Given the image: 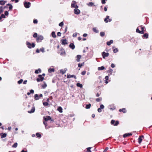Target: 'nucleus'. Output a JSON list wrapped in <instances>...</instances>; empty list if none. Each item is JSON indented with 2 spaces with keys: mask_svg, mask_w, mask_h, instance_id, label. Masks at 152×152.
Returning a JSON list of instances; mask_svg holds the SVG:
<instances>
[{
  "mask_svg": "<svg viewBox=\"0 0 152 152\" xmlns=\"http://www.w3.org/2000/svg\"><path fill=\"white\" fill-rule=\"evenodd\" d=\"M7 5L9 6V10H12L13 7L11 4H7Z\"/></svg>",
  "mask_w": 152,
  "mask_h": 152,
  "instance_id": "nucleus-24",
  "label": "nucleus"
},
{
  "mask_svg": "<svg viewBox=\"0 0 152 152\" xmlns=\"http://www.w3.org/2000/svg\"><path fill=\"white\" fill-rule=\"evenodd\" d=\"M104 69H105V68L104 66H102L98 68V70L99 71L102 70Z\"/></svg>",
  "mask_w": 152,
  "mask_h": 152,
  "instance_id": "nucleus-25",
  "label": "nucleus"
},
{
  "mask_svg": "<svg viewBox=\"0 0 152 152\" xmlns=\"http://www.w3.org/2000/svg\"><path fill=\"white\" fill-rule=\"evenodd\" d=\"M77 35V33H75L73 34V36L74 37H76Z\"/></svg>",
  "mask_w": 152,
  "mask_h": 152,
  "instance_id": "nucleus-63",
  "label": "nucleus"
},
{
  "mask_svg": "<svg viewBox=\"0 0 152 152\" xmlns=\"http://www.w3.org/2000/svg\"><path fill=\"white\" fill-rule=\"evenodd\" d=\"M91 147H89L87 148V151L88 152H91Z\"/></svg>",
  "mask_w": 152,
  "mask_h": 152,
  "instance_id": "nucleus-50",
  "label": "nucleus"
},
{
  "mask_svg": "<svg viewBox=\"0 0 152 152\" xmlns=\"http://www.w3.org/2000/svg\"><path fill=\"white\" fill-rule=\"evenodd\" d=\"M69 47L72 49H74L75 48V46L74 44L71 43L69 44Z\"/></svg>",
  "mask_w": 152,
  "mask_h": 152,
  "instance_id": "nucleus-19",
  "label": "nucleus"
},
{
  "mask_svg": "<svg viewBox=\"0 0 152 152\" xmlns=\"http://www.w3.org/2000/svg\"><path fill=\"white\" fill-rule=\"evenodd\" d=\"M51 35L52 37L53 38H56V35L55 34V32L54 31L52 32L51 33Z\"/></svg>",
  "mask_w": 152,
  "mask_h": 152,
  "instance_id": "nucleus-34",
  "label": "nucleus"
},
{
  "mask_svg": "<svg viewBox=\"0 0 152 152\" xmlns=\"http://www.w3.org/2000/svg\"><path fill=\"white\" fill-rule=\"evenodd\" d=\"M76 60L77 62H79L80 61V59L81 58V56L80 55H77L76 56Z\"/></svg>",
  "mask_w": 152,
  "mask_h": 152,
  "instance_id": "nucleus-17",
  "label": "nucleus"
},
{
  "mask_svg": "<svg viewBox=\"0 0 152 152\" xmlns=\"http://www.w3.org/2000/svg\"><path fill=\"white\" fill-rule=\"evenodd\" d=\"M39 78L37 79V82L42 81L44 79V77H42V75H38Z\"/></svg>",
  "mask_w": 152,
  "mask_h": 152,
  "instance_id": "nucleus-6",
  "label": "nucleus"
},
{
  "mask_svg": "<svg viewBox=\"0 0 152 152\" xmlns=\"http://www.w3.org/2000/svg\"><path fill=\"white\" fill-rule=\"evenodd\" d=\"M26 45L27 47L29 48H34L35 46V45L34 43L31 44L30 43L28 42H26Z\"/></svg>",
  "mask_w": 152,
  "mask_h": 152,
  "instance_id": "nucleus-2",
  "label": "nucleus"
},
{
  "mask_svg": "<svg viewBox=\"0 0 152 152\" xmlns=\"http://www.w3.org/2000/svg\"><path fill=\"white\" fill-rule=\"evenodd\" d=\"M41 69H37L35 71V73L36 74H38L39 73H41Z\"/></svg>",
  "mask_w": 152,
  "mask_h": 152,
  "instance_id": "nucleus-26",
  "label": "nucleus"
},
{
  "mask_svg": "<svg viewBox=\"0 0 152 152\" xmlns=\"http://www.w3.org/2000/svg\"><path fill=\"white\" fill-rule=\"evenodd\" d=\"M132 135V134L131 133H126L124 134L123 137L125 138L131 136Z\"/></svg>",
  "mask_w": 152,
  "mask_h": 152,
  "instance_id": "nucleus-15",
  "label": "nucleus"
},
{
  "mask_svg": "<svg viewBox=\"0 0 152 152\" xmlns=\"http://www.w3.org/2000/svg\"><path fill=\"white\" fill-rule=\"evenodd\" d=\"M108 148L107 147H106L105 149L104 150V151L103 152H106V151H107V150H108Z\"/></svg>",
  "mask_w": 152,
  "mask_h": 152,
  "instance_id": "nucleus-60",
  "label": "nucleus"
},
{
  "mask_svg": "<svg viewBox=\"0 0 152 152\" xmlns=\"http://www.w3.org/2000/svg\"><path fill=\"white\" fill-rule=\"evenodd\" d=\"M64 25V23L63 22H61L59 24V26H62Z\"/></svg>",
  "mask_w": 152,
  "mask_h": 152,
  "instance_id": "nucleus-52",
  "label": "nucleus"
},
{
  "mask_svg": "<svg viewBox=\"0 0 152 152\" xmlns=\"http://www.w3.org/2000/svg\"><path fill=\"white\" fill-rule=\"evenodd\" d=\"M61 33L60 32H58L57 33V36H61Z\"/></svg>",
  "mask_w": 152,
  "mask_h": 152,
  "instance_id": "nucleus-61",
  "label": "nucleus"
},
{
  "mask_svg": "<svg viewBox=\"0 0 152 152\" xmlns=\"http://www.w3.org/2000/svg\"><path fill=\"white\" fill-rule=\"evenodd\" d=\"M113 70L112 69H109V70H108L107 71V73H108V75H112V73L113 72Z\"/></svg>",
  "mask_w": 152,
  "mask_h": 152,
  "instance_id": "nucleus-23",
  "label": "nucleus"
},
{
  "mask_svg": "<svg viewBox=\"0 0 152 152\" xmlns=\"http://www.w3.org/2000/svg\"><path fill=\"white\" fill-rule=\"evenodd\" d=\"M44 50H45L44 48H41L39 49L40 51H41V52H43L45 51Z\"/></svg>",
  "mask_w": 152,
  "mask_h": 152,
  "instance_id": "nucleus-53",
  "label": "nucleus"
},
{
  "mask_svg": "<svg viewBox=\"0 0 152 152\" xmlns=\"http://www.w3.org/2000/svg\"><path fill=\"white\" fill-rule=\"evenodd\" d=\"M113 41L112 40H110V41L107 42V44L108 45H110L111 44L113 43Z\"/></svg>",
  "mask_w": 152,
  "mask_h": 152,
  "instance_id": "nucleus-28",
  "label": "nucleus"
},
{
  "mask_svg": "<svg viewBox=\"0 0 152 152\" xmlns=\"http://www.w3.org/2000/svg\"><path fill=\"white\" fill-rule=\"evenodd\" d=\"M105 83L106 84H107L108 82L107 81V80H109V77L108 76H105Z\"/></svg>",
  "mask_w": 152,
  "mask_h": 152,
  "instance_id": "nucleus-29",
  "label": "nucleus"
},
{
  "mask_svg": "<svg viewBox=\"0 0 152 152\" xmlns=\"http://www.w3.org/2000/svg\"><path fill=\"white\" fill-rule=\"evenodd\" d=\"M91 106V104H88L86 105L85 108L86 109H89L90 108Z\"/></svg>",
  "mask_w": 152,
  "mask_h": 152,
  "instance_id": "nucleus-38",
  "label": "nucleus"
},
{
  "mask_svg": "<svg viewBox=\"0 0 152 152\" xmlns=\"http://www.w3.org/2000/svg\"><path fill=\"white\" fill-rule=\"evenodd\" d=\"M12 1H15V3H17L19 1V0H11Z\"/></svg>",
  "mask_w": 152,
  "mask_h": 152,
  "instance_id": "nucleus-59",
  "label": "nucleus"
},
{
  "mask_svg": "<svg viewBox=\"0 0 152 152\" xmlns=\"http://www.w3.org/2000/svg\"><path fill=\"white\" fill-rule=\"evenodd\" d=\"M109 56V53H108L103 52L102 53V56L103 58H105L106 57H107Z\"/></svg>",
  "mask_w": 152,
  "mask_h": 152,
  "instance_id": "nucleus-9",
  "label": "nucleus"
},
{
  "mask_svg": "<svg viewBox=\"0 0 152 152\" xmlns=\"http://www.w3.org/2000/svg\"><path fill=\"white\" fill-rule=\"evenodd\" d=\"M48 71L49 72L51 73L52 72H54V69L53 68H50L48 69Z\"/></svg>",
  "mask_w": 152,
  "mask_h": 152,
  "instance_id": "nucleus-36",
  "label": "nucleus"
},
{
  "mask_svg": "<svg viewBox=\"0 0 152 152\" xmlns=\"http://www.w3.org/2000/svg\"><path fill=\"white\" fill-rule=\"evenodd\" d=\"M35 110V108L34 107H32L31 109V110L30 111H28V113H33L34 112Z\"/></svg>",
  "mask_w": 152,
  "mask_h": 152,
  "instance_id": "nucleus-18",
  "label": "nucleus"
},
{
  "mask_svg": "<svg viewBox=\"0 0 152 152\" xmlns=\"http://www.w3.org/2000/svg\"><path fill=\"white\" fill-rule=\"evenodd\" d=\"M36 135L37 137L39 138H40L41 137V134L38 133H37L36 134Z\"/></svg>",
  "mask_w": 152,
  "mask_h": 152,
  "instance_id": "nucleus-42",
  "label": "nucleus"
},
{
  "mask_svg": "<svg viewBox=\"0 0 152 152\" xmlns=\"http://www.w3.org/2000/svg\"><path fill=\"white\" fill-rule=\"evenodd\" d=\"M111 67L112 68H114L115 67V64H111Z\"/></svg>",
  "mask_w": 152,
  "mask_h": 152,
  "instance_id": "nucleus-64",
  "label": "nucleus"
},
{
  "mask_svg": "<svg viewBox=\"0 0 152 152\" xmlns=\"http://www.w3.org/2000/svg\"><path fill=\"white\" fill-rule=\"evenodd\" d=\"M84 65V63L83 62L82 63H79L78 64V66L80 68H81L82 66Z\"/></svg>",
  "mask_w": 152,
  "mask_h": 152,
  "instance_id": "nucleus-39",
  "label": "nucleus"
},
{
  "mask_svg": "<svg viewBox=\"0 0 152 152\" xmlns=\"http://www.w3.org/2000/svg\"><path fill=\"white\" fill-rule=\"evenodd\" d=\"M104 106L103 104H101L100 105V108H101V109H103L104 108Z\"/></svg>",
  "mask_w": 152,
  "mask_h": 152,
  "instance_id": "nucleus-57",
  "label": "nucleus"
},
{
  "mask_svg": "<svg viewBox=\"0 0 152 152\" xmlns=\"http://www.w3.org/2000/svg\"><path fill=\"white\" fill-rule=\"evenodd\" d=\"M118 51V50L117 48L114 49L113 50L114 53H116Z\"/></svg>",
  "mask_w": 152,
  "mask_h": 152,
  "instance_id": "nucleus-47",
  "label": "nucleus"
},
{
  "mask_svg": "<svg viewBox=\"0 0 152 152\" xmlns=\"http://www.w3.org/2000/svg\"><path fill=\"white\" fill-rule=\"evenodd\" d=\"M74 13L76 15H78L80 13V11L77 9H74Z\"/></svg>",
  "mask_w": 152,
  "mask_h": 152,
  "instance_id": "nucleus-14",
  "label": "nucleus"
},
{
  "mask_svg": "<svg viewBox=\"0 0 152 152\" xmlns=\"http://www.w3.org/2000/svg\"><path fill=\"white\" fill-rule=\"evenodd\" d=\"M33 23H34L36 24L38 23L37 20V19H34V20Z\"/></svg>",
  "mask_w": 152,
  "mask_h": 152,
  "instance_id": "nucleus-54",
  "label": "nucleus"
},
{
  "mask_svg": "<svg viewBox=\"0 0 152 152\" xmlns=\"http://www.w3.org/2000/svg\"><path fill=\"white\" fill-rule=\"evenodd\" d=\"M144 139V137L143 135L139 136L138 139V142L139 144H140L142 141Z\"/></svg>",
  "mask_w": 152,
  "mask_h": 152,
  "instance_id": "nucleus-8",
  "label": "nucleus"
},
{
  "mask_svg": "<svg viewBox=\"0 0 152 152\" xmlns=\"http://www.w3.org/2000/svg\"><path fill=\"white\" fill-rule=\"evenodd\" d=\"M0 135L1 136V138H5L6 137L7 134L5 133H1L0 134Z\"/></svg>",
  "mask_w": 152,
  "mask_h": 152,
  "instance_id": "nucleus-20",
  "label": "nucleus"
},
{
  "mask_svg": "<svg viewBox=\"0 0 152 152\" xmlns=\"http://www.w3.org/2000/svg\"><path fill=\"white\" fill-rule=\"evenodd\" d=\"M57 110L60 113H62L63 112V109L61 107H58Z\"/></svg>",
  "mask_w": 152,
  "mask_h": 152,
  "instance_id": "nucleus-22",
  "label": "nucleus"
},
{
  "mask_svg": "<svg viewBox=\"0 0 152 152\" xmlns=\"http://www.w3.org/2000/svg\"><path fill=\"white\" fill-rule=\"evenodd\" d=\"M61 44L63 45H65L67 44V41L66 39L61 40Z\"/></svg>",
  "mask_w": 152,
  "mask_h": 152,
  "instance_id": "nucleus-16",
  "label": "nucleus"
},
{
  "mask_svg": "<svg viewBox=\"0 0 152 152\" xmlns=\"http://www.w3.org/2000/svg\"><path fill=\"white\" fill-rule=\"evenodd\" d=\"M65 54V52L64 50H63L61 52V53L60 54L61 55H64Z\"/></svg>",
  "mask_w": 152,
  "mask_h": 152,
  "instance_id": "nucleus-49",
  "label": "nucleus"
},
{
  "mask_svg": "<svg viewBox=\"0 0 152 152\" xmlns=\"http://www.w3.org/2000/svg\"><path fill=\"white\" fill-rule=\"evenodd\" d=\"M44 39L42 35H39L36 39V41L37 42H41Z\"/></svg>",
  "mask_w": 152,
  "mask_h": 152,
  "instance_id": "nucleus-3",
  "label": "nucleus"
},
{
  "mask_svg": "<svg viewBox=\"0 0 152 152\" xmlns=\"http://www.w3.org/2000/svg\"><path fill=\"white\" fill-rule=\"evenodd\" d=\"M43 104L44 106H48L49 104L48 103V102H45L44 100H43Z\"/></svg>",
  "mask_w": 152,
  "mask_h": 152,
  "instance_id": "nucleus-27",
  "label": "nucleus"
},
{
  "mask_svg": "<svg viewBox=\"0 0 152 152\" xmlns=\"http://www.w3.org/2000/svg\"><path fill=\"white\" fill-rule=\"evenodd\" d=\"M102 100L101 97H100L96 99V101L97 102H99Z\"/></svg>",
  "mask_w": 152,
  "mask_h": 152,
  "instance_id": "nucleus-37",
  "label": "nucleus"
},
{
  "mask_svg": "<svg viewBox=\"0 0 152 152\" xmlns=\"http://www.w3.org/2000/svg\"><path fill=\"white\" fill-rule=\"evenodd\" d=\"M93 30L95 33H97L99 32L98 30L96 28H94L93 29Z\"/></svg>",
  "mask_w": 152,
  "mask_h": 152,
  "instance_id": "nucleus-35",
  "label": "nucleus"
},
{
  "mask_svg": "<svg viewBox=\"0 0 152 152\" xmlns=\"http://www.w3.org/2000/svg\"><path fill=\"white\" fill-rule=\"evenodd\" d=\"M100 35L101 37H103L105 33L104 32H101L100 33Z\"/></svg>",
  "mask_w": 152,
  "mask_h": 152,
  "instance_id": "nucleus-40",
  "label": "nucleus"
},
{
  "mask_svg": "<svg viewBox=\"0 0 152 152\" xmlns=\"http://www.w3.org/2000/svg\"><path fill=\"white\" fill-rule=\"evenodd\" d=\"M45 121H47L48 120H51V121H53L52 119L51 118L50 116H46L43 117Z\"/></svg>",
  "mask_w": 152,
  "mask_h": 152,
  "instance_id": "nucleus-7",
  "label": "nucleus"
},
{
  "mask_svg": "<svg viewBox=\"0 0 152 152\" xmlns=\"http://www.w3.org/2000/svg\"><path fill=\"white\" fill-rule=\"evenodd\" d=\"M66 71L65 70L63 69H61L60 71V73L62 74H64L65 73Z\"/></svg>",
  "mask_w": 152,
  "mask_h": 152,
  "instance_id": "nucleus-31",
  "label": "nucleus"
},
{
  "mask_svg": "<svg viewBox=\"0 0 152 152\" xmlns=\"http://www.w3.org/2000/svg\"><path fill=\"white\" fill-rule=\"evenodd\" d=\"M119 111L120 112H122L124 113H125L126 112V109L125 108H123L121 109H120L119 110Z\"/></svg>",
  "mask_w": 152,
  "mask_h": 152,
  "instance_id": "nucleus-21",
  "label": "nucleus"
},
{
  "mask_svg": "<svg viewBox=\"0 0 152 152\" xmlns=\"http://www.w3.org/2000/svg\"><path fill=\"white\" fill-rule=\"evenodd\" d=\"M0 17L1 18H5V15L3 14H1V16H0Z\"/></svg>",
  "mask_w": 152,
  "mask_h": 152,
  "instance_id": "nucleus-55",
  "label": "nucleus"
},
{
  "mask_svg": "<svg viewBox=\"0 0 152 152\" xmlns=\"http://www.w3.org/2000/svg\"><path fill=\"white\" fill-rule=\"evenodd\" d=\"M71 6L72 7L75 8V9H77L78 7V6L76 4V2L74 1H72Z\"/></svg>",
  "mask_w": 152,
  "mask_h": 152,
  "instance_id": "nucleus-4",
  "label": "nucleus"
},
{
  "mask_svg": "<svg viewBox=\"0 0 152 152\" xmlns=\"http://www.w3.org/2000/svg\"><path fill=\"white\" fill-rule=\"evenodd\" d=\"M23 80L21 79L18 82V83L19 84H20L23 82Z\"/></svg>",
  "mask_w": 152,
  "mask_h": 152,
  "instance_id": "nucleus-48",
  "label": "nucleus"
},
{
  "mask_svg": "<svg viewBox=\"0 0 152 152\" xmlns=\"http://www.w3.org/2000/svg\"><path fill=\"white\" fill-rule=\"evenodd\" d=\"M3 12V7H0V14H1Z\"/></svg>",
  "mask_w": 152,
  "mask_h": 152,
  "instance_id": "nucleus-46",
  "label": "nucleus"
},
{
  "mask_svg": "<svg viewBox=\"0 0 152 152\" xmlns=\"http://www.w3.org/2000/svg\"><path fill=\"white\" fill-rule=\"evenodd\" d=\"M18 144L17 143H15L12 146L13 148H15L17 146Z\"/></svg>",
  "mask_w": 152,
  "mask_h": 152,
  "instance_id": "nucleus-43",
  "label": "nucleus"
},
{
  "mask_svg": "<svg viewBox=\"0 0 152 152\" xmlns=\"http://www.w3.org/2000/svg\"><path fill=\"white\" fill-rule=\"evenodd\" d=\"M47 86V84L45 83H44V84L42 85V86L43 88H45Z\"/></svg>",
  "mask_w": 152,
  "mask_h": 152,
  "instance_id": "nucleus-45",
  "label": "nucleus"
},
{
  "mask_svg": "<svg viewBox=\"0 0 152 152\" xmlns=\"http://www.w3.org/2000/svg\"><path fill=\"white\" fill-rule=\"evenodd\" d=\"M33 37H34V38H37L38 37V35H37V33H34L33 35Z\"/></svg>",
  "mask_w": 152,
  "mask_h": 152,
  "instance_id": "nucleus-44",
  "label": "nucleus"
},
{
  "mask_svg": "<svg viewBox=\"0 0 152 152\" xmlns=\"http://www.w3.org/2000/svg\"><path fill=\"white\" fill-rule=\"evenodd\" d=\"M24 5L26 8H28L30 6L31 3L29 2H24Z\"/></svg>",
  "mask_w": 152,
  "mask_h": 152,
  "instance_id": "nucleus-10",
  "label": "nucleus"
},
{
  "mask_svg": "<svg viewBox=\"0 0 152 152\" xmlns=\"http://www.w3.org/2000/svg\"><path fill=\"white\" fill-rule=\"evenodd\" d=\"M4 14L5 15L7 16L9 14L8 12L7 11H5L4 12Z\"/></svg>",
  "mask_w": 152,
  "mask_h": 152,
  "instance_id": "nucleus-56",
  "label": "nucleus"
},
{
  "mask_svg": "<svg viewBox=\"0 0 152 152\" xmlns=\"http://www.w3.org/2000/svg\"><path fill=\"white\" fill-rule=\"evenodd\" d=\"M112 21L111 19L109 18V16H106V18H105L104 19V21L106 23H107L108 22H111Z\"/></svg>",
  "mask_w": 152,
  "mask_h": 152,
  "instance_id": "nucleus-11",
  "label": "nucleus"
},
{
  "mask_svg": "<svg viewBox=\"0 0 152 152\" xmlns=\"http://www.w3.org/2000/svg\"><path fill=\"white\" fill-rule=\"evenodd\" d=\"M142 37L143 39H147L148 37V33H144L143 35H142Z\"/></svg>",
  "mask_w": 152,
  "mask_h": 152,
  "instance_id": "nucleus-12",
  "label": "nucleus"
},
{
  "mask_svg": "<svg viewBox=\"0 0 152 152\" xmlns=\"http://www.w3.org/2000/svg\"><path fill=\"white\" fill-rule=\"evenodd\" d=\"M6 1H3L1 0L0 1V4L1 5H4L6 3Z\"/></svg>",
  "mask_w": 152,
  "mask_h": 152,
  "instance_id": "nucleus-32",
  "label": "nucleus"
},
{
  "mask_svg": "<svg viewBox=\"0 0 152 152\" xmlns=\"http://www.w3.org/2000/svg\"><path fill=\"white\" fill-rule=\"evenodd\" d=\"M119 122L118 121H115L113 120L111 121V124L115 126H117L119 124Z\"/></svg>",
  "mask_w": 152,
  "mask_h": 152,
  "instance_id": "nucleus-5",
  "label": "nucleus"
},
{
  "mask_svg": "<svg viewBox=\"0 0 152 152\" xmlns=\"http://www.w3.org/2000/svg\"><path fill=\"white\" fill-rule=\"evenodd\" d=\"M86 73V71H83L81 72V75H84Z\"/></svg>",
  "mask_w": 152,
  "mask_h": 152,
  "instance_id": "nucleus-51",
  "label": "nucleus"
},
{
  "mask_svg": "<svg viewBox=\"0 0 152 152\" xmlns=\"http://www.w3.org/2000/svg\"><path fill=\"white\" fill-rule=\"evenodd\" d=\"M30 93L31 94H33L34 93V91L33 90L31 89L30 91Z\"/></svg>",
  "mask_w": 152,
  "mask_h": 152,
  "instance_id": "nucleus-62",
  "label": "nucleus"
},
{
  "mask_svg": "<svg viewBox=\"0 0 152 152\" xmlns=\"http://www.w3.org/2000/svg\"><path fill=\"white\" fill-rule=\"evenodd\" d=\"M94 4V3L92 2H89L87 4V5L90 7L92 6Z\"/></svg>",
  "mask_w": 152,
  "mask_h": 152,
  "instance_id": "nucleus-41",
  "label": "nucleus"
},
{
  "mask_svg": "<svg viewBox=\"0 0 152 152\" xmlns=\"http://www.w3.org/2000/svg\"><path fill=\"white\" fill-rule=\"evenodd\" d=\"M101 94V93L100 92V93H97L96 94V96L97 97H99V96Z\"/></svg>",
  "mask_w": 152,
  "mask_h": 152,
  "instance_id": "nucleus-58",
  "label": "nucleus"
},
{
  "mask_svg": "<svg viewBox=\"0 0 152 152\" xmlns=\"http://www.w3.org/2000/svg\"><path fill=\"white\" fill-rule=\"evenodd\" d=\"M146 31V30L145 27L144 26H143L142 25L138 26L136 30V32L137 33L142 34H144Z\"/></svg>",
  "mask_w": 152,
  "mask_h": 152,
  "instance_id": "nucleus-1",
  "label": "nucleus"
},
{
  "mask_svg": "<svg viewBox=\"0 0 152 152\" xmlns=\"http://www.w3.org/2000/svg\"><path fill=\"white\" fill-rule=\"evenodd\" d=\"M34 99L35 100H37L39 99V97L37 94H36L34 95Z\"/></svg>",
  "mask_w": 152,
  "mask_h": 152,
  "instance_id": "nucleus-30",
  "label": "nucleus"
},
{
  "mask_svg": "<svg viewBox=\"0 0 152 152\" xmlns=\"http://www.w3.org/2000/svg\"><path fill=\"white\" fill-rule=\"evenodd\" d=\"M76 85L77 87H79L80 88H82L83 87V85L79 83H77Z\"/></svg>",
  "mask_w": 152,
  "mask_h": 152,
  "instance_id": "nucleus-33",
  "label": "nucleus"
},
{
  "mask_svg": "<svg viewBox=\"0 0 152 152\" xmlns=\"http://www.w3.org/2000/svg\"><path fill=\"white\" fill-rule=\"evenodd\" d=\"M71 77H74L75 79H76V76L74 75H70L69 74H67V78H70Z\"/></svg>",
  "mask_w": 152,
  "mask_h": 152,
  "instance_id": "nucleus-13",
  "label": "nucleus"
}]
</instances>
